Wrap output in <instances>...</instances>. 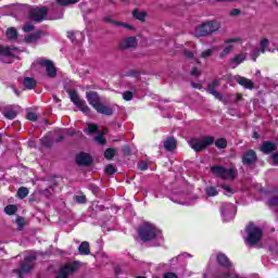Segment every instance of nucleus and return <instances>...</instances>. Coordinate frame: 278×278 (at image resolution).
Listing matches in <instances>:
<instances>
[{
  "label": "nucleus",
  "instance_id": "1",
  "mask_svg": "<svg viewBox=\"0 0 278 278\" xmlns=\"http://www.w3.org/2000/svg\"><path fill=\"white\" fill-rule=\"evenodd\" d=\"M215 144L217 149H227V139L218 138L214 136H203L200 139L191 140V149L195 151V153H202V151H206L207 147H212Z\"/></svg>",
  "mask_w": 278,
  "mask_h": 278
},
{
  "label": "nucleus",
  "instance_id": "2",
  "mask_svg": "<svg viewBox=\"0 0 278 278\" xmlns=\"http://www.w3.org/2000/svg\"><path fill=\"white\" fill-rule=\"evenodd\" d=\"M86 99L89 105H91L98 114H103L104 116H112L114 114V109H112V106L104 105L101 102V96H99V92L87 91Z\"/></svg>",
  "mask_w": 278,
  "mask_h": 278
},
{
  "label": "nucleus",
  "instance_id": "3",
  "mask_svg": "<svg viewBox=\"0 0 278 278\" xmlns=\"http://www.w3.org/2000/svg\"><path fill=\"white\" fill-rule=\"evenodd\" d=\"M141 242H153L157 238V227L154 224L144 222L137 229Z\"/></svg>",
  "mask_w": 278,
  "mask_h": 278
},
{
  "label": "nucleus",
  "instance_id": "4",
  "mask_svg": "<svg viewBox=\"0 0 278 278\" xmlns=\"http://www.w3.org/2000/svg\"><path fill=\"white\" fill-rule=\"evenodd\" d=\"M211 173L218 177V179H230V181H233L238 175V169L235 167L227 169L225 166L214 165L211 167Z\"/></svg>",
  "mask_w": 278,
  "mask_h": 278
},
{
  "label": "nucleus",
  "instance_id": "5",
  "mask_svg": "<svg viewBox=\"0 0 278 278\" xmlns=\"http://www.w3.org/2000/svg\"><path fill=\"white\" fill-rule=\"evenodd\" d=\"M218 29H220L218 23L214 21H207L195 28V36L197 38H205V36H211V34L218 31Z\"/></svg>",
  "mask_w": 278,
  "mask_h": 278
},
{
  "label": "nucleus",
  "instance_id": "6",
  "mask_svg": "<svg viewBox=\"0 0 278 278\" xmlns=\"http://www.w3.org/2000/svg\"><path fill=\"white\" fill-rule=\"evenodd\" d=\"M36 260H38L36 254H30L24 257V262L21 264V267L15 270L20 278L23 277V274L34 270V267L36 266Z\"/></svg>",
  "mask_w": 278,
  "mask_h": 278
},
{
  "label": "nucleus",
  "instance_id": "7",
  "mask_svg": "<svg viewBox=\"0 0 278 278\" xmlns=\"http://www.w3.org/2000/svg\"><path fill=\"white\" fill-rule=\"evenodd\" d=\"M67 94H68L72 103H74V105H76V108H78V110L81 111L83 114L90 113V106H88V104H86V100H81L79 98V93H77V90L70 89V90H67Z\"/></svg>",
  "mask_w": 278,
  "mask_h": 278
},
{
  "label": "nucleus",
  "instance_id": "8",
  "mask_svg": "<svg viewBox=\"0 0 278 278\" xmlns=\"http://www.w3.org/2000/svg\"><path fill=\"white\" fill-rule=\"evenodd\" d=\"M247 233V242L248 244H250V247H255V244H257L260 240H262V236H264V232L262 231L261 228H257L252 225L248 226Z\"/></svg>",
  "mask_w": 278,
  "mask_h": 278
},
{
  "label": "nucleus",
  "instance_id": "9",
  "mask_svg": "<svg viewBox=\"0 0 278 278\" xmlns=\"http://www.w3.org/2000/svg\"><path fill=\"white\" fill-rule=\"evenodd\" d=\"M81 267V263L79 261H74L71 263H66L58 275V278H68L71 275H75L77 270Z\"/></svg>",
  "mask_w": 278,
  "mask_h": 278
},
{
  "label": "nucleus",
  "instance_id": "10",
  "mask_svg": "<svg viewBox=\"0 0 278 278\" xmlns=\"http://www.w3.org/2000/svg\"><path fill=\"white\" fill-rule=\"evenodd\" d=\"M48 9L43 8H36L29 11V18L35 23H42L47 18Z\"/></svg>",
  "mask_w": 278,
  "mask_h": 278
},
{
  "label": "nucleus",
  "instance_id": "11",
  "mask_svg": "<svg viewBox=\"0 0 278 278\" xmlns=\"http://www.w3.org/2000/svg\"><path fill=\"white\" fill-rule=\"evenodd\" d=\"M241 162L243 166H253L257 162V152L248 150L242 154Z\"/></svg>",
  "mask_w": 278,
  "mask_h": 278
},
{
  "label": "nucleus",
  "instance_id": "12",
  "mask_svg": "<svg viewBox=\"0 0 278 278\" xmlns=\"http://www.w3.org/2000/svg\"><path fill=\"white\" fill-rule=\"evenodd\" d=\"M216 262L218 266L225 268L226 270H231V268H233V263L231 262L230 258L227 257V254L223 252L217 253Z\"/></svg>",
  "mask_w": 278,
  "mask_h": 278
},
{
  "label": "nucleus",
  "instance_id": "13",
  "mask_svg": "<svg viewBox=\"0 0 278 278\" xmlns=\"http://www.w3.org/2000/svg\"><path fill=\"white\" fill-rule=\"evenodd\" d=\"M135 47H138V39L134 36L126 37L122 39L118 43V49L122 51H125L127 49H135Z\"/></svg>",
  "mask_w": 278,
  "mask_h": 278
},
{
  "label": "nucleus",
  "instance_id": "14",
  "mask_svg": "<svg viewBox=\"0 0 278 278\" xmlns=\"http://www.w3.org/2000/svg\"><path fill=\"white\" fill-rule=\"evenodd\" d=\"M92 156L86 152H80L76 155V164L77 166L89 167L92 166Z\"/></svg>",
  "mask_w": 278,
  "mask_h": 278
},
{
  "label": "nucleus",
  "instance_id": "15",
  "mask_svg": "<svg viewBox=\"0 0 278 278\" xmlns=\"http://www.w3.org/2000/svg\"><path fill=\"white\" fill-rule=\"evenodd\" d=\"M41 66L46 67L47 76L50 79H54V77H58V68L55 67V64H53V61L51 60H45L40 62Z\"/></svg>",
  "mask_w": 278,
  "mask_h": 278
},
{
  "label": "nucleus",
  "instance_id": "16",
  "mask_svg": "<svg viewBox=\"0 0 278 278\" xmlns=\"http://www.w3.org/2000/svg\"><path fill=\"white\" fill-rule=\"evenodd\" d=\"M260 151L263 152L264 155H270V153H275V151H277V143L273 141H263L260 147Z\"/></svg>",
  "mask_w": 278,
  "mask_h": 278
},
{
  "label": "nucleus",
  "instance_id": "17",
  "mask_svg": "<svg viewBox=\"0 0 278 278\" xmlns=\"http://www.w3.org/2000/svg\"><path fill=\"white\" fill-rule=\"evenodd\" d=\"M237 84H239V86H242L243 88H245V90H253L255 88V83H253V80L243 77V76H239L237 78Z\"/></svg>",
  "mask_w": 278,
  "mask_h": 278
},
{
  "label": "nucleus",
  "instance_id": "18",
  "mask_svg": "<svg viewBox=\"0 0 278 278\" xmlns=\"http://www.w3.org/2000/svg\"><path fill=\"white\" fill-rule=\"evenodd\" d=\"M42 38V30H37L36 33H33L24 38L25 42H38Z\"/></svg>",
  "mask_w": 278,
  "mask_h": 278
},
{
  "label": "nucleus",
  "instance_id": "19",
  "mask_svg": "<svg viewBox=\"0 0 278 278\" xmlns=\"http://www.w3.org/2000/svg\"><path fill=\"white\" fill-rule=\"evenodd\" d=\"M165 151H175L177 149V140L174 137H169L164 141Z\"/></svg>",
  "mask_w": 278,
  "mask_h": 278
},
{
  "label": "nucleus",
  "instance_id": "20",
  "mask_svg": "<svg viewBox=\"0 0 278 278\" xmlns=\"http://www.w3.org/2000/svg\"><path fill=\"white\" fill-rule=\"evenodd\" d=\"M78 252L80 255H90V243L88 241H83L78 247Z\"/></svg>",
  "mask_w": 278,
  "mask_h": 278
},
{
  "label": "nucleus",
  "instance_id": "21",
  "mask_svg": "<svg viewBox=\"0 0 278 278\" xmlns=\"http://www.w3.org/2000/svg\"><path fill=\"white\" fill-rule=\"evenodd\" d=\"M132 16L134 18H136V21H140L141 23H144V21H147V12H140V10L138 9H135L132 11Z\"/></svg>",
  "mask_w": 278,
  "mask_h": 278
},
{
  "label": "nucleus",
  "instance_id": "22",
  "mask_svg": "<svg viewBox=\"0 0 278 278\" xmlns=\"http://www.w3.org/2000/svg\"><path fill=\"white\" fill-rule=\"evenodd\" d=\"M37 84L38 83L36 81V79H34L31 77L24 78V86L27 88V90H34L36 88Z\"/></svg>",
  "mask_w": 278,
  "mask_h": 278
},
{
  "label": "nucleus",
  "instance_id": "23",
  "mask_svg": "<svg viewBox=\"0 0 278 278\" xmlns=\"http://www.w3.org/2000/svg\"><path fill=\"white\" fill-rule=\"evenodd\" d=\"M16 49H12L10 47H3L0 46V55H4L5 58H14V54L12 53V51H15Z\"/></svg>",
  "mask_w": 278,
  "mask_h": 278
},
{
  "label": "nucleus",
  "instance_id": "24",
  "mask_svg": "<svg viewBox=\"0 0 278 278\" xmlns=\"http://www.w3.org/2000/svg\"><path fill=\"white\" fill-rule=\"evenodd\" d=\"M7 37L9 40H18V31L14 27L7 29Z\"/></svg>",
  "mask_w": 278,
  "mask_h": 278
},
{
  "label": "nucleus",
  "instance_id": "25",
  "mask_svg": "<svg viewBox=\"0 0 278 278\" xmlns=\"http://www.w3.org/2000/svg\"><path fill=\"white\" fill-rule=\"evenodd\" d=\"M81 0H56L58 5L61 8H68V5H75V3H79Z\"/></svg>",
  "mask_w": 278,
  "mask_h": 278
},
{
  "label": "nucleus",
  "instance_id": "26",
  "mask_svg": "<svg viewBox=\"0 0 278 278\" xmlns=\"http://www.w3.org/2000/svg\"><path fill=\"white\" fill-rule=\"evenodd\" d=\"M41 147H45L46 149H51L53 147V140L47 136L42 137L40 139Z\"/></svg>",
  "mask_w": 278,
  "mask_h": 278
},
{
  "label": "nucleus",
  "instance_id": "27",
  "mask_svg": "<svg viewBox=\"0 0 278 278\" xmlns=\"http://www.w3.org/2000/svg\"><path fill=\"white\" fill-rule=\"evenodd\" d=\"M116 156V149L114 148H109L104 151V157L105 160H114Z\"/></svg>",
  "mask_w": 278,
  "mask_h": 278
},
{
  "label": "nucleus",
  "instance_id": "28",
  "mask_svg": "<svg viewBox=\"0 0 278 278\" xmlns=\"http://www.w3.org/2000/svg\"><path fill=\"white\" fill-rule=\"evenodd\" d=\"M4 212L8 214V216H14V213L18 212V207L14 204H9L4 207Z\"/></svg>",
  "mask_w": 278,
  "mask_h": 278
},
{
  "label": "nucleus",
  "instance_id": "29",
  "mask_svg": "<svg viewBox=\"0 0 278 278\" xmlns=\"http://www.w3.org/2000/svg\"><path fill=\"white\" fill-rule=\"evenodd\" d=\"M247 60L245 54H236L235 58L232 59V63L239 66V64H242Z\"/></svg>",
  "mask_w": 278,
  "mask_h": 278
},
{
  "label": "nucleus",
  "instance_id": "30",
  "mask_svg": "<svg viewBox=\"0 0 278 278\" xmlns=\"http://www.w3.org/2000/svg\"><path fill=\"white\" fill-rule=\"evenodd\" d=\"M270 45V41L267 38H263L260 42L261 53H266V48Z\"/></svg>",
  "mask_w": 278,
  "mask_h": 278
},
{
  "label": "nucleus",
  "instance_id": "31",
  "mask_svg": "<svg viewBox=\"0 0 278 278\" xmlns=\"http://www.w3.org/2000/svg\"><path fill=\"white\" fill-rule=\"evenodd\" d=\"M216 86H220V81L218 80H213L211 84H208L207 86V92H210V94H213L214 92H216Z\"/></svg>",
  "mask_w": 278,
  "mask_h": 278
},
{
  "label": "nucleus",
  "instance_id": "32",
  "mask_svg": "<svg viewBox=\"0 0 278 278\" xmlns=\"http://www.w3.org/2000/svg\"><path fill=\"white\" fill-rule=\"evenodd\" d=\"M27 194H29V189H27V187H21L17 190V197L20 199H25L27 197Z\"/></svg>",
  "mask_w": 278,
  "mask_h": 278
},
{
  "label": "nucleus",
  "instance_id": "33",
  "mask_svg": "<svg viewBox=\"0 0 278 278\" xmlns=\"http://www.w3.org/2000/svg\"><path fill=\"white\" fill-rule=\"evenodd\" d=\"M206 195L208 197H218V190H216V187H207L205 189Z\"/></svg>",
  "mask_w": 278,
  "mask_h": 278
},
{
  "label": "nucleus",
  "instance_id": "34",
  "mask_svg": "<svg viewBox=\"0 0 278 278\" xmlns=\"http://www.w3.org/2000/svg\"><path fill=\"white\" fill-rule=\"evenodd\" d=\"M231 51H233V46H227L220 53H219V58H226V55H229V53H231Z\"/></svg>",
  "mask_w": 278,
  "mask_h": 278
},
{
  "label": "nucleus",
  "instance_id": "35",
  "mask_svg": "<svg viewBox=\"0 0 278 278\" xmlns=\"http://www.w3.org/2000/svg\"><path fill=\"white\" fill-rule=\"evenodd\" d=\"M94 140H96V142L98 143V144H101L102 147L104 146V144H108V139H105V137L103 136V135H98L96 138H94Z\"/></svg>",
  "mask_w": 278,
  "mask_h": 278
},
{
  "label": "nucleus",
  "instance_id": "36",
  "mask_svg": "<svg viewBox=\"0 0 278 278\" xmlns=\"http://www.w3.org/2000/svg\"><path fill=\"white\" fill-rule=\"evenodd\" d=\"M16 111H12V110H9V111H5L4 112V116L5 118H8L9 121H14V118L16 117Z\"/></svg>",
  "mask_w": 278,
  "mask_h": 278
},
{
  "label": "nucleus",
  "instance_id": "37",
  "mask_svg": "<svg viewBox=\"0 0 278 278\" xmlns=\"http://www.w3.org/2000/svg\"><path fill=\"white\" fill-rule=\"evenodd\" d=\"M105 175H114L116 173V167L113 164H108L104 169Z\"/></svg>",
  "mask_w": 278,
  "mask_h": 278
},
{
  "label": "nucleus",
  "instance_id": "38",
  "mask_svg": "<svg viewBox=\"0 0 278 278\" xmlns=\"http://www.w3.org/2000/svg\"><path fill=\"white\" fill-rule=\"evenodd\" d=\"M17 228L21 230L23 229V227H25V218L22 216H17L16 220H15Z\"/></svg>",
  "mask_w": 278,
  "mask_h": 278
},
{
  "label": "nucleus",
  "instance_id": "39",
  "mask_svg": "<svg viewBox=\"0 0 278 278\" xmlns=\"http://www.w3.org/2000/svg\"><path fill=\"white\" fill-rule=\"evenodd\" d=\"M99 126L97 124H88V134H97Z\"/></svg>",
  "mask_w": 278,
  "mask_h": 278
},
{
  "label": "nucleus",
  "instance_id": "40",
  "mask_svg": "<svg viewBox=\"0 0 278 278\" xmlns=\"http://www.w3.org/2000/svg\"><path fill=\"white\" fill-rule=\"evenodd\" d=\"M75 201H76V203H79V204L88 203V199L84 194L83 195H76Z\"/></svg>",
  "mask_w": 278,
  "mask_h": 278
},
{
  "label": "nucleus",
  "instance_id": "41",
  "mask_svg": "<svg viewBox=\"0 0 278 278\" xmlns=\"http://www.w3.org/2000/svg\"><path fill=\"white\" fill-rule=\"evenodd\" d=\"M131 99H134V92L127 90L123 93L124 101H131Z\"/></svg>",
  "mask_w": 278,
  "mask_h": 278
},
{
  "label": "nucleus",
  "instance_id": "42",
  "mask_svg": "<svg viewBox=\"0 0 278 278\" xmlns=\"http://www.w3.org/2000/svg\"><path fill=\"white\" fill-rule=\"evenodd\" d=\"M262 51L261 50H254L250 53L251 59L253 62H257V58H260Z\"/></svg>",
  "mask_w": 278,
  "mask_h": 278
},
{
  "label": "nucleus",
  "instance_id": "43",
  "mask_svg": "<svg viewBox=\"0 0 278 278\" xmlns=\"http://www.w3.org/2000/svg\"><path fill=\"white\" fill-rule=\"evenodd\" d=\"M103 21L105 23H110L111 25H116L117 27L121 25V22L112 20V16H105L103 17Z\"/></svg>",
  "mask_w": 278,
  "mask_h": 278
},
{
  "label": "nucleus",
  "instance_id": "44",
  "mask_svg": "<svg viewBox=\"0 0 278 278\" xmlns=\"http://www.w3.org/2000/svg\"><path fill=\"white\" fill-rule=\"evenodd\" d=\"M26 118L27 121H31L33 123H35V121H38V115L34 112H29L26 114Z\"/></svg>",
  "mask_w": 278,
  "mask_h": 278
},
{
  "label": "nucleus",
  "instance_id": "45",
  "mask_svg": "<svg viewBox=\"0 0 278 278\" xmlns=\"http://www.w3.org/2000/svg\"><path fill=\"white\" fill-rule=\"evenodd\" d=\"M269 207H277L278 205V197H273L268 200Z\"/></svg>",
  "mask_w": 278,
  "mask_h": 278
},
{
  "label": "nucleus",
  "instance_id": "46",
  "mask_svg": "<svg viewBox=\"0 0 278 278\" xmlns=\"http://www.w3.org/2000/svg\"><path fill=\"white\" fill-rule=\"evenodd\" d=\"M213 53H214V50H212V49L204 50L201 53V58H203V60H206V58L212 56Z\"/></svg>",
  "mask_w": 278,
  "mask_h": 278
},
{
  "label": "nucleus",
  "instance_id": "47",
  "mask_svg": "<svg viewBox=\"0 0 278 278\" xmlns=\"http://www.w3.org/2000/svg\"><path fill=\"white\" fill-rule=\"evenodd\" d=\"M139 170H149V163L147 161H141L138 163Z\"/></svg>",
  "mask_w": 278,
  "mask_h": 278
},
{
  "label": "nucleus",
  "instance_id": "48",
  "mask_svg": "<svg viewBox=\"0 0 278 278\" xmlns=\"http://www.w3.org/2000/svg\"><path fill=\"white\" fill-rule=\"evenodd\" d=\"M122 153H123L124 155H131V148H130L129 146H124V147L122 148Z\"/></svg>",
  "mask_w": 278,
  "mask_h": 278
},
{
  "label": "nucleus",
  "instance_id": "49",
  "mask_svg": "<svg viewBox=\"0 0 278 278\" xmlns=\"http://www.w3.org/2000/svg\"><path fill=\"white\" fill-rule=\"evenodd\" d=\"M34 29H35V27L31 24H26L23 27V31H25L26 34H29V31H34Z\"/></svg>",
  "mask_w": 278,
  "mask_h": 278
},
{
  "label": "nucleus",
  "instance_id": "50",
  "mask_svg": "<svg viewBox=\"0 0 278 278\" xmlns=\"http://www.w3.org/2000/svg\"><path fill=\"white\" fill-rule=\"evenodd\" d=\"M184 55L188 59V60H192V58H194V53L190 50H184Z\"/></svg>",
  "mask_w": 278,
  "mask_h": 278
},
{
  "label": "nucleus",
  "instance_id": "51",
  "mask_svg": "<svg viewBox=\"0 0 278 278\" xmlns=\"http://www.w3.org/2000/svg\"><path fill=\"white\" fill-rule=\"evenodd\" d=\"M242 14V10L240 9H232L230 11V16H240Z\"/></svg>",
  "mask_w": 278,
  "mask_h": 278
},
{
  "label": "nucleus",
  "instance_id": "52",
  "mask_svg": "<svg viewBox=\"0 0 278 278\" xmlns=\"http://www.w3.org/2000/svg\"><path fill=\"white\" fill-rule=\"evenodd\" d=\"M117 27H125L126 29L134 30V26H131V24H127L123 22H121V24H117Z\"/></svg>",
  "mask_w": 278,
  "mask_h": 278
},
{
  "label": "nucleus",
  "instance_id": "53",
  "mask_svg": "<svg viewBox=\"0 0 278 278\" xmlns=\"http://www.w3.org/2000/svg\"><path fill=\"white\" fill-rule=\"evenodd\" d=\"M223 190L226 192H229L230 194H233V189L229 185H222Z\"/></svg>",
  "mask_w": 278,
  "mask_h": 278
},
{
  "label": "nucleus",
  "instance_id": "54",
  "mask_svg": "<svg viewBox=\"0 0 278 278\" xmlns=\"http://www.w3.org/2000/svg\"><path fill=\"white\" fill-rule=\"evenodd\" d=\"M274 166H278V152L271 155Z\"/></svg>",
  "mask_w": 278,
  "mask_h": 278
},
{
  "label": "nucleus",
  "instance_id": "55",
  "mask_svg": "<svg viewBox=\"0 0 278 278\" xmlns=\"http://www.w3.org/2000/svg\"><path fill=\"white\" fill-rule=\"evenodd\" d=\"M129 75L130 77H140V72L136 71V70H131L129 71Z\"/></svg>",
  "mask_w": 278,
  "mask_h": 278
},
{
  "label": "nucleus",
  "instance_id": "56",
  "mask_svg": "<svg viewBox=\"0 0 278 278\" xmlns=\"http://www.w3.org/2000/svg\"><path fill=\"white\" fill-rule=\"evenodd\" d=\"M231 42H240L239 38H229L225 40L226 45H230Z\"/></svg>",
  "mask_w": 278,
  "mask_h": 278
},
{
  "label": "nucleus",
  "instance_id": "57",
  "mask_svg": "<svg viewBox=\"0 0 278 278\" xmlns=\"http://www.w3.org/2000/svg\"><path fill=\"white\" fill-rule=\"evenodd\" d=\"M240 101H244L242 93H237L235 103H240Z\"/></svg>",
  "mask_w": 278,
  "mask_h": 278
},
{
  "label": "nucleus",
  "instance_id": "58",
  "mask_svg": "<svg viewBox=\"0 0 278 278\" xmlns=\"http://www.w3.org/2000/svg\"><path fill=\"white\" fill-rule=\"evenodd\" d=\"M223 81H231V74H226L222 76Z\"/></svg>",
  "mask_w": 278,
  "mask_h": 278
},
{
  "label": "nucleus",
  "instance_id": "59",
  "mask_svg": "<svg viewBox=\"0 0 278 278\" xmlns=\"http://www.w3.org/2000/svg\"><path fill=\"white\" fill-rule=\"evenodd\" d=\"M213 97H215V99H218V101H223V94H220L218 91H215L213 93Z\"/></svg>",
  "mask_w": 278,
  "mask_h": 278
},
{
  "label": "nucleus",
  "instance_id": "60",
  "mask_svg": "<svg viewBox=\"0 0 278 278\" xmlns=\"http://www.w3.org/2000/svg\"><path fill=\"white\" fill-rule=\"evenodd\" d=\"M190 75H192L193 77H195L197 75H199V68L193 67L190 72Z\"/></svg>",
  "mask_w": 278,
  "mask_h": 278
},
{
  "label": "nucleus",
  "instance_id": "61",
  "mask_svg": "<svg viewBox=\"0 0 278 278\" xmlns=\"http://www.w3.org/2000/svg\"><path fill=\"white\" fill-rule=\"evenodd\" d=\"M67 38L70 40H75V33H73L72 30L67 31Z\"/></svg>",
  "mask_w": 278,
  "mask_h": 278
},
{
  "label": "nucleus",
  "instance_id": "62",
  "mask_svg": "<svg viewBox=\"0 0 278 278\" xmlns=\"http://www.w3.org/2000/svg\"><path fill=\"white\" fill-rule=\"evenodd\" d=\"M277 192H278V188L277 187H275L273 190H267L266 191L267 194H277Z\"/></svg>",
  "mask_w": 278,
  "mask_h": 278
},
{
  "label": "nucleus",
  "instance_id": "63",
  "mask_svg": "<svg viewBox=\"0 0 278 278\" xmlns=\"http://www.w3.org/2000/svg\"><path fill=\"white\" fill-rule=\"evenodd\" d=\"M56 142H64V135H60V136L56 138Z\"/></svg>",
  "mask_w": 278,
  "mask_h": 278
},
{
  "label": "nucleus",
  "instance_id": "64",
  "mask_svg": "<svg viewBox=\"0 0 278 278\" xmlns=\"http://www.w3.org/2000/svg\"><path fill=\"white\" fill-rule=\"evenodd\" d=\"M115 275H116V277H118V275H121V268H115Z\"/></svg>",
  "mask_w": 278,
  "mask_h": 278
}]
</instances>
